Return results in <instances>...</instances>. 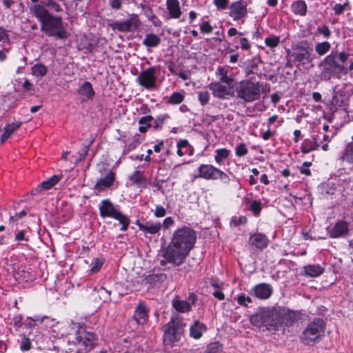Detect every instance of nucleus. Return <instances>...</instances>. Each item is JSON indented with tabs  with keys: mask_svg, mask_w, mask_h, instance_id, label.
Returning a JSON list of instances; mask_svg holds the SVG:
<instances>
[{
	"mask_svg": "<svg viewBox=\"0 0 353 353\" xmlns=\"http://www.w3.org/2000/svg\"><path fill=\"white\" fill-rule=\"evenodd\" d=\"M176 147V153L179 157H183L185 154H193L194 148L190 145L189 142L186 139H180L177 142Z\"/></svg>",
	"mask_w": 353,
	"mask_h": 353,
	"instance_id": "27",
	"label": "nucleus"
},
{
	"mask_svg": "<svg viewBox=\"0 0 353 353\" xmlns=\"http://www.w3.org/2000/svg\"><path fill=\"white\" fill-rule=\"evenodd\" d=\"M305 274L311 277H317L324 272V268L320 265H308L304 267Z\"/></svg>",
	"mask_w": 353,
	"mask_h": 353,
	"instance_id": "32",
	"label": "nucleus"
},
{
	"mask_svg": "<svg viewBox=\"0 0 353 353\" xmlns=\"http://www.w3.org/2000/svg\"><path fill=\"white\" fill-rule=\"evenodd\" d=\"M283 311L280 307L261 308L250 317L253 325L265 327L268 330L278 331L282 327L281 316Z\"/></svg>",
	"mask_w": 353,
	"mask_h": 353,
	"instance_id": "4",
	"label": "nucleus"
},
{
	"mask_svg": "<svg viewBox=\"0 0 353 353\" xmlns=\"http://www.w3.org/2000/svg\"><path fill=\"white\" fill-rule=\"evenodd\" d=\"M158 70L157 66H152L141 71L137 77V82L147 90L153 89L156 86Z\"/></svg>",
	"mask_w": 353,
	"mask_h": 353,
	"instance_id": "12",
	"label": "nucleus"
},
{
	"mask_svg": "<svg viewBox=\"0 0 353 353\" xmlns=\"http://www.w3.org/2000/svg\"><path fill=\"white\" fill-rule=\"evenodd\" d=\"M214 3L219 9H226L229 4V0H214Z\"/></svg>",
	"mask_w": 353,
	"mask_h": 353,
	"instance_id": "60",
	"label": "nucleus"
},
{
	"mask_svg": "<svg viewBox=\"0 0 353 353\" xmlns=\"http://www.w3.org/2000/svg\"><path fill=\"white\" fill-rule=\"evenodd\" d=\"M348 234V225L345 221H338L330 231L332 238L345 237Z\"/></svg>",
	"mask_w": 353,
	"mask_h": 353,
	"instance_id": "23",
	"label": "nucleus"
},
{
	"mask_svg": "<svg viewBox=\"0 0 353 353\" xmlns=\"http://www.w3.org/2000/svg\"><path fill=\"white\" fill-rule=\"evenodd\" d=\"M292 50V56L294 58V62L298 63V65H304L312 63L313 61L312 55V49L306 41L298 42L293 46Z\"/></svg>",
	"mask_w": 353,
	"mask_h": 353,
	"instance_id": "11",
	"label": "nucleus"
},
{
	"mask_svg": "<svg viewBox=\"0 0 353 353\" xmlns=\"http://www.w3.org/2000/svg\"><path fill=\"white\" fill-rule=\"evenodd\" d=\"M170 118V115L168 114H160L157 116L154 119H153V128L154 130H160L162 129L163 125L165 121Z\"/></svg>",
	"mask_w": 353,
	"mask_h": 353,
	"instance_id": "39",
	"label": "nucleus"
},
{
	"mask_svg": "<svg viewBox=\"0 0 353 353\" xmlns=\"http://www.w3.org/2000/svg\"><path fill=\"white\" fill-rule=\"evenodd\" d=\"M207 330V327L205 324L196 321L190 327V336L194 339H198L201 338L203 334V332Z\"/></svg>",
	"mask_w": 353,
	"mask_h": 353,
	"instance_id": "29",
	"label": "nucleus"
},
{
	"mask_svg": "<svg viewBox=\"0 0 353 353\" xmlns=\"http://www.w3.org/2000/svg\"><path fill=\"white\" fill-rule=\"evenodd\" d=\"M237 302L239 305L247 307L248 303L252 302V300L250 296H245L244 294H241L238 296Z\"/></svg>",
	"mask_w": 353,
	"mask_h": 353,
	"instance_id": "53",
	"label": "nucleus"
},
{
	"mask_svg": "<svg viewBox=\"0 0 353 353\" xmlns=\"http://www.w3.org/2000/svg\"><path fill=\"white\" fill-rule=\"evenodd\" d=\"M196 241V233L193 229L188 226L177 228L173 232L169 245L163 250L161 265L170 263L176 267L183 264Z\"/></svg>",
	"mask_w": 353,
	"mask_h": 353,
	"instance_id": "1",
	"label": "nucleus"
},
{
	"mask_svg": "<svg viewBox=\"0 0 353 353\" xmlns=\"http://www.w3.org/2000/svg\"><path fill=\"white\" fill-rule=\"evenodd\" d=\"M234 90L238 98L245 103H251L260 99L263 84L252 79H245L236 84Z\"/></svg>",
	"mask_w": 353,
	"mask_h": 353,
	"instance_id": "6",
	"label": "nucleus"
},
{
	"mask_svg": "<svg viewBox=\"0 0 353 353\" xmlns=\"http://www.w3.org/2000/svg\"><path fill=\"white\" fill-rule=\"evenodd\" d=\"M262 205L259 201H252L250 203V210L255 216H258L261 211Z\"/></svg>",
	"mask_w": 353,
	"mask_h": 353,
	"instance_id": "50",
	"label": "nucleus"
},
{
	"mask_svg": "<svg viewBox=\"0 0 353 353\" xmlns=\"http://www.w3.org/2000/svg\"><path fill=\"white\" fill-rule=\"evenodd\" d=\"M337 133V129L331 126L330 130L323 135V140L326 142H330Z\"/></svg>",
	"mask_w": 353,
	"mask_h": 353,
	"instance_id": "52",
	"label": "nucleus"
},
{
	"mask_svg": "<svg viewBox=\"0 0 353 353\" xmlns=\"http://www.w3.org/2000/svg\"><path fill=\"white\" fill-rule=\"evenodd\" d=\"M39 5H43L45 6V8H46L47 7L48 8L47 9L48 12L51 11L59 12L62 10L60 5L54 0H48L46 3H40Z\"/></svg>",
	"mask_w": 353,
	"mask_h": 353,
	"instance_id": "42",
	"label": "nucleus"
},
{
	"mask_svg": "<svg viewBox=\"0 0 353 353\" xmlns=\"http://www.w3.org/2000/svg\"><path fill=\"white\" fill-rule=\"evenodd\" d=\"M166 214V210L161 205H157L154 210V216L157 218L163 217Z\"/></svg>",
	"mask_w": 353,
	"mask_h": 353,
	"instance_id": "59",
	"label": "nucleus"
},
{
	"mask_svg": "<svg viewBox=\"0 0 353 353\" xmlns=\"http://www.w3.org/2000/svg\"><path fill=\"white\" fill-rule=\"evenodd\" d=\"M99 214L102 218H112L117 220L121 225L120 230L126 231L130 223V219L123 214L120 210L119 206H115L112 202L108 199H103L99 205Z\"/></svg>",
	"mask_w": 353,
	"mask_h": 353,
	"instance_id": "7",
	"label": "nucleus"
},
{
	"mask_svg": "<svg viewBox=\"0 0 353 353\" xmlns=\"http://www.w3.org/2000/svg\"><path fill=\"white\" fill-rule=\"evenodd\" d=\"M200 30L203 33L209 34L212 32L213 28L208 21H204L200 25Z\"/></svg>",
	"mask_w": 353,
	"mask_h": 353,
	"instance_id": "57",
	"label": "nucleus"
},
{
	"mask_svg": "<svg viewBox=\"0 0 353 353\" xmlns=\"http://www.w3.org/2000/svg\"><path fill=\"white\" fill-rule=\"evenodd\" d=\"M61 176L59 175H54L50 179L43 181L41 183V188H43V190H47L52 188L54 185H56L61 179Z\"/></svg>",
	"mask_w": 353,
	"mask_h": 353,
	"instance_id": "40",
	"label": "nucleus"
},
{
	"mask_svg": "<svg viewBox=\"0 0 353 353\" xmlns=\"http://www.w3.org/2000/svg\"><path fill=\"white\" fill-rule=\"evenodd\" d=\"M352 141L348 143L343 151L342 152L341 159L347 162L348 164L353 165V135L352 136Z\"/></svg>",
	"mask_w": 353,
	"mask_h": 353,
	"instance_id": "28",
	"label": "nucleus"
},
{
	"mask_svg": "<svg viewBox=\"0 0 353 353\" xmlns=\"http://www.w3.org/2000/svg\"><path fill=\"white\" fill-rule=\"evenodd\" d=\"M31 70L32 75L37 77H41L46 74L48 69L44 65L41 63H37L32 67Z\"/></svg>",
	"mask_w": 353,
	"mask_h": 353,
	"instance_id": "41",
	"label": "nucleus"
},
{
	"mask_svg": "<svg viewBox=\"0 0 353 353\" xmlns=\"http://www.w3.org/2000/svg\"><path fill=\"white\" fill-rule=\"evenodd\" d=\"M318 134L316 137L313 136L312 139H305L301 147L302 153L307 154L318 149V148L320 146V143L318 141Z\"/></svg>",
	"mask_w": 353,
	"mask_h": 353,
	"instance_id": "24",
	"label": "nucleus"
},
{
	"mask_svg": "<svg viewBox=\"0 0 353 353\" xmlns=\"http://www.w3.org/2000/svg\"><path fill=\"white\" fill-rule=\"evenodd\" d=\"M280 42V37L274 34H271L265 39V44L271 48H276Z\"/></svg>",
	"mask_w": 353,
	"mask_h": 353,
	"instance_id": "46",
	"label": "nucleus"
},
{
	"mask_svg": "<svg viewBox=\"0 0 353 353\" xmlns=\"http://www.w3.org/2000/svg\"><path fill=\"white\" fill-rule=\"evenodd\" d=\"M184 324L178 317H172L164 331V344L170 345L179 341L183 332Z\"/></svg>",
	"mask_w": 353,
	"mask_h": 353,
	"instance_id": "9",
	"label": "nucleus"
},
{
	"mask_svg": "<svg viewBox=\"0 0 353 353\" xmlns=\"http://www.w3.org/2000/svg\"><path fill=\"white\" fill-rule=\"evenodd\" d=\"M68 343L78 346L77 352L90 350L94 346V335L85 330L83 323L72 322L69 325Z\"/></svg>",
	"mask_w": 353,
	"mask_h": 353,
	"instance_id": "5",
	"label": "nucleus"
},
{
	"mask_svg": "<svg viewBox=\"0 0 353 353\" xmlns=\"http://www.w3.org/2000/svg\"><path fill=\"white\" fill-rule=\"evenodd\" d=\"M248 152V148L245 143H239L236 146L235 153L237 157H243Z\"/></svg>",
	"mask_w": 353,
	"mask_h": 353,
	"instance_id": "51",
	"label": "nucleus"
},
{
	"mask_svg": "<svg viewBox=\"0 0 353 353\" xmlns=\"http://www.w3.org/2000/svg\"><path fill=\"white\" fill-rule=\"evenodd\" d=\"M318 32L323 34L325 38H329L331 35V32L327 26L318 28Z\"/></svg>",
	"mask_w": 353,
	"mask_h": 353,
	"instance_id": "61",
	"label": "nucleus"
},
{
	"mask_svg": "<svg viewBox=\"0 0 353 353\" xmlns=\"http://www.w3.org/2000/svg\"><path fill=\"white\" fill-rule=\"evenodd\" d=\"M92 143L93 141H91L90 143L85 145L83 147V149L81 152H77V156H73L75 158V163H78L79 162L83 161L85 158L89 151L90 147L92 144Z\"/></svg>",
	"mask_w": 353,
	"mask_h": 353,
	"instance_id": "44",
	"label": "nucleus"
},
{
	"mask_svg": "<svg viewBox=\"0 0 353 353\" xmlns=\"http://www.w3.org/2000/svg\"><path fill=\"white\" fill-rule=\"evenodd\" d=\"M140 143L141 141L137 137H134L132 139H130L128 140V144L124 148V153H129L130 151L135 149L140 144Z\"/></svg>",
	"mask_w": 353,
	"mask_h": 353,
	"instance_id": "43",
	"label": "nucleus"
},
{
	"mask_svg": "<svg viewBox=\"0 0 353 353\" xmlns=\"http://www.w3.org/2000/svg\"><path fill=\"white\" fill-rule=\"evenodd\" d=\"M349 54L344 51L339 53L332 51L319 63L321 68V79L328 81L332 77L339 78L342 73L347 74L348 70L342 63L347 60Z\"/></svg>",
	"mask_w": 353,
	"mask_h": 353,
	"instance_id": "3",
	"label": "nucleus"
},
{
	"mask_svg": "<svg viewBox=\"0 0 353 353\" xmlns=\"http://www.w3.org/2000/svg\"><path fill=\"white\" fill-rule=\"evenodd\" d=\"M331 48V44L328 41L317 43L315 45V51L319 56L322 57L327 54Z\"/></svg>",
	"mask_w": 353,
	"mask_h": 353,
	"instance_id": "38",
	"label": "nucleus"
},
{
	"mask_svg": "<svg viewBox=\"0 0 353 353\" xmlns=\"http://www.w3.org/2000/svg\"><path fill=\"white\" fill-rule=\"evenodd\" d=\"M325 327V325L323 319L319 318L314 319L303 330L301 340L307 345L317 341L323 336Z\"/></svg>",
	"mask_w": 353,
	"mask_h": 353,
	"instance_id": "8",
	"label": "nucleus"
},
{
	"mask_svg": "<svg viewBox=\"0 0 353 353\" xmlns=\"http://www.w3.org/2000/svg\"><path fill=\"white\" fill-rule=\"evenodd\" d=\"M114 180V173L112 171L109 170L104 177L100 178L97 180L94 185V189L101 192L104 189L112 186Z\"/></svg>",
	"mask_w": 353,
	"mask_h": 353,
	"instance_id": "21",
	"label": "nucleus"
},
{
	"mask_svg": "<svg viewBox=\"0 0 353 353\" xmlns=\"http://www.w3.org/2000/svg\"><path fill=\"white\" fill-rule=\"evenodd\" d=\"M30 11L39 20L41 30L48 36L61 40L68 37L61 17L50 14L43 5H34L30 7Z\"/></svg>",
	"mask_w": 353,
	"mask_h": 353,
	"instance_id": "2",
	"label": "nucleus"
},
{
	"mask_svg": "<svg viewBox=\"0 0 353 353\" xmlns=\"http://www.w3.org/2000/svg\"><path fill=\"white\" fill-rule=\"evenodd\" d=\"M241 48L244 50H248L250 49V43L248 39L245 37L241 38L240 41Z\"/></svg>",
	"mask_w": 353,
	"mask_h": 353,
	"instance_id": "63",
	"label": "nucleus"
},
{
	"mask_svg": "<svg viewBox=\"0 0 353 353\" xmlns=\"http://www.w3.org/2000/svg\"><path fill=\"white\" fill-rule=\"evenodd\" d=\"M247 7L242 0L234 2L230 6V16L234 20H239L247 15Z\"/></svg>",
	"mask_w": 353,
	"mask_h": 353,
	"instance_id": "17",
	"label": "nucleus"
},
{
	"mask_svg": "<svg viewBox=\"0 0 353 353\" xmlns=\"http://www.w3.org/2000/svg\"><path fill=\"white\" fill-rule=\"evenodd\" d=\"M161 43V38L154 33L147 34L143 41V44L147 48H155Z\"/></svg>",
	"mask_w": 353,
	"mask_h": 353,
	"instance_id": "33",
	"label": "nucleus"
},
{
	"mask_svg": "<svg viewBox=\"0 0 353 353\" xmlns=\"http://www.w3.org/2000/svg\"><path fill=\"white\" fill-rule=\"evenodd\" d=\"M78 93L84 97L83 101L92 99L95 94L92 85L89 81L83 82L78 89Z\"/></svg>",
	"mask_w": 353,
	"mask_h": 353,
	"instance_id": "26",
	"label": "nucleus"
},
{
	"mask_svg": "<svg viewBox=\"0 0 353 353\" xmlns=\"http://www.w3.org/2000/svg\"><path fill=\"white\" fill-rule=\"evenodd\" d=\"M219 77V81L225 84H232L234 79L228 76V70L224 67H219L216 72Z\"/></svg>",
	"mask_w": 353,
	"mask_h": 353,
	"instance_id": "35",
	"label": "nucleus"
},
{
	"mask_svg": "<svg viewBox=\"0 0 353 353\" xmlns=\"http://www.w3.org/2000/svg\"><path fill=\"white\" fill-rule=\"evenodd\" d=\"M153 121V117L151 115H147L143 117L139 120V131L141 133H145L152 126L151 122Z\"/></svg>",
	"mask_w": 353,
	"mask_h": 353,
	"instance_id": "36",
	"label": "nucleus"
},
{
	"mask_svg": "<svg viewBox=\"0 0 353 353\" xmlns=\"http://www.w3.org/2000/svg\"><path fill=\"white\" fill-rule=\"evenodd\" d=\"M247 223V218L245 216H241L239 217H232L230 224L234 227H237L240 225H243Z\"/></svg>",
	"mask_w": 353,
	"mask_h": 353,
	"instance_id": "54",
	"label": "nucleus"
},
{
	"mask_svg": "<svg viewBox=\"0 0 353 353\" xmlns=\"http://www.w3.org/2000/svg\"><path fill=\"white\" fill-rule=\"evenodd\" d=\"M348 5H349L348 2H345L343 4H341V3L335 4L334 6L333 7L334 14L336 15L341 14L344 12L345 8L347 6H348Z\"/></svg>",
	"mask_w": 353,
	"mask_h": 353,
	"instance_id": "56",
	"label": "nucleus"
},
{
	"mask_svg": "<svg viewBox=\"0 0 353 353\" xmlns=\"http://www.w3.org/2000/svg\"><path fill=\"white\" fill-rule=\"evenodd\" d=\"M210 95L207 90H201L198 92V100L202 106L207 105L209 103Z\"/></svg>",
	"mask_w": 353,
	"mask_h": 353,
	"instance_id": "47",
	"label": "nucleus"
},
{
	"mask_svg": "<svg viewBox=\"0 0 353 353\" xmlns=\"http://www.w3.org/2000/svg\"><path fill=\"white\" fill-rule=\"evenodd\" d=\"M140 25V21L137 15H133L128 19L123 21H116L110 24V27L113 30L119 32H133L135 31Z\"/></svg>",
	"mask_w": 353,
	"mask_h": 353,
	"instance_id": "13",
	"label": "nucleus"
},
{
	"mask_svg": "<svg viewBox=\"0 0 353 353\" xmlns=\"http://www.w3.org/2000/svg\"><path fill=\"white\" fill-rule=\"evenodd\" d=\"M214 160L216 163L221 164L230 155V150L226 148H220L215 150Z\"/></svg>",
	"mask_w": 353,
	"mask_h": 353,
	"instance_id": "37",
	"label": "nucleus"
},
{
	"mask_svg": "<svg viewBox=\"0 0 353 353\" xmlns=\"http://www.w3.org/2000/svg\"><path fill=\"white\" fill-rule=\"evenodd\" d=\"M143 10L148 19L155 26L160 27L161 21L153 13L152 8L148 6H143Z\"/></svg>",
	"mask_w": 353,
	"mask_h": 353,
	"instance_id": "34",
	"label": "nucleus"
},
{
	"mask_svg": "<svg viewBox=\"0 0 353 353\" xmlns=\"http://www.w3.org/2000/svg\"><path fill=\"white\" fill-rule=\"evenodd\" d=\"M148 310L146 305L140 302L137 304L134 313V319L136 321L137 324L143 325L148 321Z\"/></svg>",
	"mask_w": 353,
	"mask_h": 353,
	"instance_id": "20",
	"label": "nucleus"
},
{
	"mask_svg": "<svg viewBox=\"0 0 353 353\" xmlns=\"http://www.w3.org/2000/svg\"><path fill=\"white\" fill-rule=\"evenodd\" d=\"M21 125V122H13L7 124L4 128L3 133L1 137V142L3 143L6 141L14 131L20 128Z\"/></svg>",
	"mask_w": 353,
	"mask_h": 353,
	"instance_id": "31",
	"label": "nucleus"
},
{
	"mask_svg": "<svg viewBox=\"0 0 353 353\" xmlns=\"http://www.w3.org/2000/svg\"><path fill=\"white\" fill-rule=\"evenodd\" d=\"M41 323H43L46 327H53L57 322L54 319H50L46 316H43L41 319H37Z\"/></svg>",
	"mask_w": 353,
	"mask_h": 353,
	"instance_id": "55",
	"label": "nucleus"
},
{
	"mask_svg": "<svg viewBox=\"0 0 353 353\" xmlns=\"http://www.w3.org/2000/svg\"><path fill=\"white\" fill-rule=\"evenodd\" d=\"M184 99V96L178 92H174L169 98L168 103L175 105L181 103Z\"/></svg>",
	"mask_w": 353,
	"mask_h": 353,
	"instance_id": "49",
	"label": "nucleus"
},
{
	"mask_svg": "<svg viewBox=\"0 0 353 353\" xmlns=\"http://www.w3.org/2000/svg\"><path fill=\"white\" fill-rule=\"evenodd\" d=\"M166 9L168 10V19H179L183 12L179 0H166Z\"/></svg>",
	"mask_w": 353,
	"mask_h": 353,
	"instance_id": "18",
	"label": "nucleus"
},
{
	"mask_svg": "<svg viewBox=\"0 0 353 353\" xmlns=\"http://www.w3.org/2000/svg\"><path fill=\"white\" fill-rule=\"evenodd\" d=\"M250 293L258 299H268L272 296L273 289L271 285L262 283L253 287Z\"/></svg>",
	"mask_w": 353,
	"mask_h": 353,
	"instance_id": "16",
	"label": "nucleus"
},
{
	"mask_svg": "<svg viewBox=\"0 0 353 353\" xmlns=\"http://www.w3.org/2000/svg\"><path fill=\"white\" fill-rule=\"evenodd\" d=\"M283 314L281 316L282 325L285 324L286 326H292L295 322L300 319V313L294 311L285 312L284 309L281 308Z\"/></svg>",
	"mask_w": 353,
	"mask_h": 353,
	"instance_id": "25",
	"label": "nucleus"
},
{
	"mask_svg": "<svg viewBox=\"0 0 353 353\" xmlns=\"http://www.w3.org/2000/svg\"><path fill=\"white\" fill-rule=\"evenodd\" d=\"M205 180H221L224 183L230 181L229 176L211 164H201L198 168V175L195 176Z\"/></svg>",
	"mask_w": 353,
	"mask_h": 353,
	"instance_id": "10",
	"label": "nucleus"
},
{
	"mask_svg": "<svg viewBox=\"0 0 353 353\" xmlns=\"http://www.w3.org/2000/svg\"><path fill=\"white\" fill-rule=\"evenodd\" d=\"M188 299L191 303L185 300H180L175 298L172 300L173 307L179 312H187L191 310L192 305H194L197 300L196 296L194 293L189 295Z\"/></svg>",
	"mask_w": 353,
	"mask_h": 353,
	"instance_id": "15",
	"label": "nucleus"
},
{
	"mask_svg": "<svg viewBox=\"0 0 353 353\" xmlns=\"http://www.w3.org/2000/svg\"><path fill=\"white\" fill-rule=\"evenodd\" d=\"M208 88L212 92L214 97L219 99H228L233 94L232 84L212 82L208 85Z\"/></svg>",
	"mask_w": 353,
	"mask_h": 353,
	"instance_id": "14",
	"label": "nucleus"
},
{
	"mask_svg": "<svg viewBox=\"0 0 353 353\" xmlns=\"http://www.w3.org/2000/svg\"><path fill=\"white\" fill-rule=\"evenodd\" d=\"M26 232L25 230H19L18 231L14 236V240L17 241H26L28 242L29 241V238L26 236Z\"/></svg>",
	"mask_w": 353,
	"mask_h": 353,
	"instance_id": "58",
	"label": "nucleus"
},
{
	"mask_svg": "<svg viewBox=\"0 0 353 353\" xmlns=\"http://www.w3.org/2000/svg\"><path fill=\"white\" fill-rule=\"evenodd\" d=\"M99 293L100 294V296H102L103 297V301H109L110 300V292H109L108 290H107L105 288H101L99 290Z\"/></svg>",
	"mask_w": 353,
	"mask_h": 353,
	"instance_id": "64",
	"label": "nucleus"
},
{
	"mask_svg": "<svg viewBox=\"0 0 353 353\" xmlns=\"http://www.w3.org/2000/svg\"><path fill=\"white\" fill-rule=\"evenodd\" d=\"M129 179L134 184H140L141 183L145 182L146 181L145 177L139 170L134 171V173L129 177Z\"/></svg>",
	"mask_w": 353,
	"mask_h": 353,
	"instance_id": "45",
	"label": "nucleus"
},
{
	"mask_svg": "<svg viewBox=\"0 0 353 353\" xmlns=\"http://www.w3.org/2000/svg\"><path fill=\"white\" fill-rule=\"evenodd\" d=\"M103 263H104V261L103 259H99V258L94 259L90 265H91L90 272L92 274L98 272L101 270Z\"/></svg>",
	"mask_w": 353,
	"mask_h": 353,
	"instance_id": "48",
	"label": "nucleus"
},
{
	"mask_svg": "<svg viewBox=\"0 0 353 353\" xmlns=\"http://www.w3.org/2000/svg\"><path fill=\"white\" fill-rule=\"evenodd\" d=\"M291 10L296 15L305 16L307 13V4L303 0H297L292 3Z\"/></svg>",
	"mask_w": 353,
	"mask_h": 353,
	"instance_id": "30",
	"label": "nucleus"
},
{
	"mask_svg": "<svg viewBox=\"0 0 353 353\" xmlns=\"http://www.w3.org/2000/svg\"><path fill=\"white\" fill-rule=\"evenodd\" d=\"M269 241L266 236L261 233H256L249 238L248 243L252 248L262 250L267 248Z\"/></svg>",
	"mask_w": 353,
	"mask_h": 353,
	"instance_id": "19",
	"label": "nucleus"
},
{
	"mask_svg": "<svg viewBox=\"0 0 353 353\" xmlns=\"http://www.w3.org/2000/svg\"><path fill=\"white\" fill-rule=\"evenodd\" d=\"M31 343L30 340L27 338H23L22 339L20 348L22 351H28L30 349Z\"/></svg>",
	"mask_w": 353,
	"mask_h": 353,
	"instance_id": "62",
	"label": "nucleus"
},
{
	"mask_svg": "<svg viewBox=\"0 0 353 353\" xmlns=\"http://www.w3.org/2000/svg\"><path fill=\"white\" fill-rule=\"evenodd\" d=\"M137 225L141 231L150 234H155L158 233L162 227L160 222H153L151 221H146L145 223H141L139 221H137Z\"/></svg>",
	"mask_w": 353,
	"mask_h": 353,
	"instance_id": "22",
	"label": "nucleus"
}]
</instances>
